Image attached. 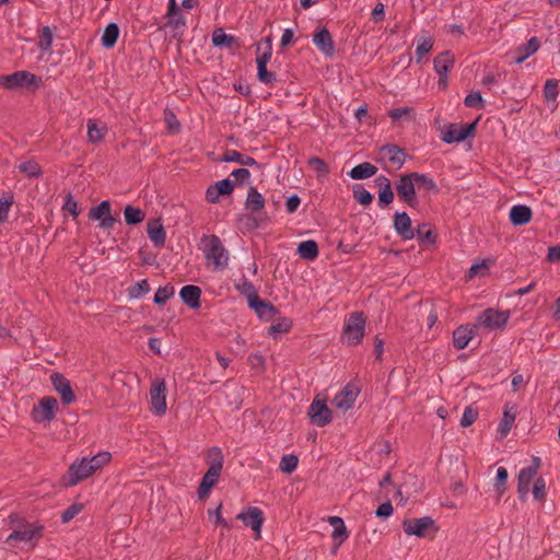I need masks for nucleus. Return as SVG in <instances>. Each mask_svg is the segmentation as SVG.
I'll use <instances>...</instances> for the list:
<instances>
[{"label":"nucleus","instance_id":"423d86ee","mask_svg":"<svg viewBox=\"0 0 560 560\" xmlns=\"http://www.w3.org/2000/svg\"><path fill=\"white\" fill-rule=\"evenodd\" d=\"M45 527L37 523H26L15 528L7 538L12 540L30 542L34 547L44 535Z\"/></svg>","mask_w":560,"mask_h":560},{"label":"nucleus","instance_id":"6e6d98bb","mask_svg":"<svg viewBox=\"0 0 560 560\" xmlns=\"http://www.w3.org/2000/svg\"><path fill=\"white\" fill-rule=\"evenodd\" d=\"M558 96V81L556 79H549L546 81L544 86V97L547 102L556 101Z\"/></svg>","mask_w":560,"mask_h":560},{"label":"nucleus","instance_id":"bf43d9fd","mask_svg":"<svg viewBox=\"0 0 560 560\" xmlns=\"http://www.w3.org/2000/svg\"><path fill=\"white\" fill-rule=\"evenodd\" d=\"M83 509L82 503H72L61 513V523L67 524L74 518Z\"/></svg>","mask_w":560,"mask_h":560},{"label":"nucleus","instance_id":"cd10ccee","mask_svg":"<svg viewBox=\"0 0 560 560\" xmlns=\"http://www.w3.org/2000/svg\"><path fill=\"white\" fill-rule=\"evenodd\" d=\"M537 472H535V468H522L518 472L517 477V492L521 500H525L528 492L529 487Z\"/></svg>","mask_w":560,"mask_h":560},{"label":"nucleus","instance_id":"6ab92c4d","mask_svg":"<svg viewBox=\"0 0 560 560\" xmlns=\"http://www.w3.org/2000/svg\"><path fill=\"white\" fill-rule=\"evenodd\" d=\"M235 187L234 182L225 178L210 185L206 190V199L210 203H218L220 196H229L233 192Z\"/></svg>","mask_w":560,"mask_h":560},{"label":"nucleus","instance_id":"3c124183","mask_svg":"<svg viewBox=\"0 0 560 560\" xmlns=\"http://www.w3.org/2000/svg\"><path fill=\"white\" fill-rule=\"evenodd\" d=\"M433 48V40L430 37L419 40L416 48V61L420 63L425 55Z\"/></svg>","mask_w":560,"mask_h":560},{"label":"nucleus","instance_id":"4c0bfd02","mask_svg":"<svg viewBox=\"0 0 560 560\" xmlns=\"http://www.w3.org/2000/svg\"><path fill=\"white\" fill-rule=\"evenodd\" d=\"M257 65H268L272 55V43L270 37H266L262 43L257 45Z\"/></svg>","mask_w":560,"mask_h":560},{"label":"nucleus","instance_id":"9b49d317","mask_svg":"<svg viewBox=\"0 0 560 560\" xmlns=\"http://www.w3.org/2000/svg\"><path fill=\"white\" fill-rule=\"evenodd\" d=\"M58 401L55 397L46 396L39 400L37 406L32 409V419L35 422H50L56 417Z\"/></svg>","mask_w":560,"mask_h":560},{"label":"nucleus","instance_id":"7c9ffc66","mask_svg":"<svg viewBox=\"0 0 560 560\" xmlns=\"http://www.w3.org/2000/svg\"><path fill=\"white\" fill-rule=\"evenodd\" d=\"M221 160L224 162H235L245 166L260 167V164L257 163L254 158L244 155L236 150H226Z\"/></svg>","mask_w":560,"mask_h":560},{"label":"nucleus","instance_id":"473e14b6","mask_svg":"<svg viewBox=\"0 0 560 560\" xmlns=\"http://www.w3.org/2000/svg\"><path fill=\"white\" fill-rule=\"evenodd\" d=\"M377 173V167L370 162H363L354 166L350 172L349 176L352 179H365L374 176Z\"/></svg>","mask_w":560,"mask_h":560},{"label":"nucleus","instance_id":"bb28decb","mask_svg":"<svg viewBox=\"0 0 560 560\" xmlns=\"http://www.w3.org/2000/svg\"><path fill=\"white\" fill-rule=\"evenodd\" d=\"M509 218L514 226L525 225L530 222L533 211L528 206L516 205L511 208Z\"/></svg>","mask_w":560,"mask_h":560},{"label":"nucleus","instance_id":"5701e85b","mask_svg":"<svg viewBox=\"0 0 560 560\" xmlns=\"http://www.w3.org/2000/svg\"><path fill=\"white\" fill-rule=\"evenodd\" d=\"M380 152L397 168H400L405 164L407 156L406 151L397 144H384L381 147Z\"/></svg>","mask_w":560,"mask_h":560},{"label":"nucleus","instance_id":"4d7b16f0","mask_svg":"<svg viewBox=\"0 0 560 560\" xmlns=\"http://www.w3.org/2000/svg\"><path fill=\"white\" fill-rule=\"evenodd\" d=\"M174 294L172 285L160 287L154 294V303L163 305Z\"/></svg>","mask_w":560,"mask_h":560},{"label":"nucleus","instance_id":"393cba45","mask_svg":"<svg viewBox=\"0 0 560 560\" xmlns=\"http://www.w3.org/2000/svg\"><path fill=\"white\" fill-rule=\"evenodd\" d=\"M375 186L378 188V203L381 207H386L394 200V192L392 189L390 180L384 176L380 175L374 180Z\"/></svg>","mask_w":560,"mask_h":560},{"label":"nucleus","instance_id":"2f4dec72","mask_svg":"<svg viewBox=\"0 0 560 560\" xmlns=\"http://www.w3.org/2000/svg\"><path fill=\"white\" fill-rule=\"evenodd\" d=\"M298 255L305 260H314L318 257V245L314 240L301 242L296 249Z\"/></svg>","mask_w":560,"mask_h":560},{"label":"nucleus","instance_id":"58836bf2","mask_svg":"<svg viewBox=\"0 0 560 560\" xmlns=\"http://www.w3.org/2000/svg\"><path fill=\"white\" fill-rule=\"evenodd\" d=\"M259 303L250 304L249 307L255 310L260 318L270 319L277 314V308L269 302L258 299Z\"/></svg>","mask_w":560,"mask_h":560},{"label":"nucleus","instance_id":"2eb2a0df","mask_svg":"<svg viewBox=\"0 0 560 560\" xmlns=\"http://www.w3.org/2000/svg\"><path fill=\"white\" fill-rule=\"evenodd\" d=\"M237 520L242 521L246 527H250L255 533V539L260 538L261 526L265 521L264 512L256 506H250L245 511H242L236 516Z\"/></svg>","mask_w":560,"mask_h":560},{"label":"nucleus","instance_id":"f03ea898","mask_svg":"<svg viewBox=\"0 0 560 560\" xmlns=\"http://www.w3.org/2000/svg\"><path fill=\"white\" fill-rule=\"evenodd\" d=\"M42 83L43 80L40 77L26 70L0 75V85L7 90L25 89L28 92H35L39 89Z\"/></svg>","mask_w":560,"mask_h":560},{"label":"nucleus","instance_id":"09e8293b","mask_svg":"<svg viewBox=\"0 0 560 560\" xmlns=\"http://www.w3.org/2000/svg\"><path fill=\"white\" fill-rule=\"evenodd\" d=\"M353 198L362 206H368L373 201V195L362 185L353 186Z\"/></svg>","mask_w":560,"mask_h":560},{"label":"nucleus","instance_id":"0e129e2a","mask_svg":"<svg viewBox=\"0 0 560 560\" xmlns=\"http://www.w3.org/2000/svg\"><path fill=\"white\" fill-rule=\"evenodd\" d=\"M13 205V196L8 195L0 198V222H5L8 220V214L11 206Z\"/></svg>","mask_w":560,"mask_h":560},{"label":"nucleus","instance_id":"f704fd0d","mask_svg":"<svg viewBox=\"0 0 560 560\" xmlns=\"http://www.w3.org/2000/svg\"><path fill=\"white\" fill-rule=\"evenodd\" d=\"M420 244H435L438 233L428 223L418 225L417 233H415Z\"/></svg>","mask_w":560,"mask_h":560},{"label":"nucleus","instance_id":"72a5a7b5","mask_svg":"<svg viewBox=\"0 0 560 560\" xmlns=\"http://www.w3.org/2000/svg\"><path fill=\"white\" fill-rule=\"evenodd\" d=\"M235 288L241 294L247 298L248 305L259 303L257 290L253 282L248 279L243 278L242 281L235 285Z\"/></svg>","mask_w":560,"mask_h":560},{"label":"nucleus","instance_id":"13d9d810","mask_svg":"<svg viewBox=\"0 0 560 560\" xmlns=\"http://www.w3.org/2000/svg\"><path fill=\"white\" fill-rule=\"evenodd\" d=\"M464 104L467 107L477 108V109H481V108L485 107V102L482 100V96H481L480 92H471V93H469L465 97Z\"/></svg>","mask_w":560,"mask_h":560},{"label":"nucleus","instance_id":"79ce46f5","mask_svg":"<svg viewBox=\"0 0 560 560\" xmlns=\"http://www.w3.org/2000/svg\"><path fill=\"white\" fill-rule=\"evenodd\" d=\"M509 474L505 467H499L497 470V477L494 482V490L498 494V501H500L501 497L506 491V480Z\"/></svg>","mask_w":560,"mask_h":560},{"label":"nucleus","instance_id":"e2e57ef3","mask_svg":"<svg viewBox=\"0 0 560 560\" xmlns=\"http://www.w3.org/2000/svg\"><path fill=\"white\" fill-rule=\"evenodd\" d=\"M533 495L537 501H544L546 499V482L542 477L536 478L533 487Z\"/></svg>","mask_w":560,"mask_h":560},{"label":"nucleus","instance_id":"a878e982","mask_svg":"<svg viewBox=\"0 0 560 560\" xmlns=\"http://www.w3.org/2000/svg\"><path fill=\"white\" fill-rule=\"evenodd\" d=\"M182 301L192 310L200 307L201 289L194 284L184 285L179 291Z\"/></svg>","mask_w":560,"mask_h":560},{"label":"nucleus","instance_id":"f257e3e1","mask_svg":"<svg viewBox=\"0 0 560 560\" xmlns=\"http://www.w3.org/2000/svg\"><path fill=\"white\" fill-rule=\"evenodd\" d=\"M199 248L205 258L215 270H224L229 265V252L220 237L215 234L203 235L200 238Z\"/></svg>","mask_w":560,"mask_h":560},{"label":"nucleus","instance_id":"c03bdc74","mask_svg":"<svg viewBox=\"0 0 560 560\" xmlns=\"http://www.w3.org/2000/svg\"><path fill=\"white\" fill-rule=\"evenodd\" d=\"M412 176L416 179V185H418L419 188H423L428 191H433V192L439 191V188H438L435 182L433 180V178L429 177L428 175L413 172Z\"/></svg>","mask_w":560,"mask_h":560},{"label":"nucleus","instance_id":"a19ab883","mask_svg":"<svg viewBox=\"0 0 560 560\" xmlns=\"http://www.w3.org/2000/svg\"><path fill=\"white\" fill-rule=\"evenodd\" d=\"M165 19H166V22H165L164 27H171L173 30L186 27V19L183 15L180 9H177L176 13H174V14H170V12H166Z\"/></svg>","mask_w":560,"mask_h":560},{"label":"nucleus","instance_id":"4be33fe9","mask_svg":"<svg viewBox=\"0 0 560 560\" xmlns=\"http://www.w3.org/2000/svg\"><path fill=\"white\" fill-rule=\"evenodd\" d=\"M516 413H517V407L515 404L506 402L504 405L503 417L498 427V432L500 433V435L502 438H505L510 433V431L513 427V423L515 421Z\"/></svg>","mask_w":560,"mask_h":560},{"label":"nucleus","instance_id":"338daca9","mask_svg":"<svg viewBox=\"0 0 560 560\" xmlns=\"http://www.w3.org/2000/svg\"><path fill=\"white\" fill-rule=\"evenodd\" d=\"M478 417V411L471 407H467L462 416L460 425L467 428L471 425Z\"/></svg>","mask_w":560,"mask_h":560},{"label":"nucleus","instance_id":"de8ad7c7","mask_svg":"<svg viewBox=\"0 0 560 560\" xmlns=\"http://www.w3.org/2000/svg\"><path fill=\"white\" fill-rule=\"evenodd\" d=\"M299 464V457L294 454H287L281 457L279 469L284 474L293 472Z\"/></svg>","mask_w":560,"mask_h":560},{"label":"nucleus","instance_id":"1a4fd4ad","mask_svg":"<svg viewBox=\"0 0 560 560\" xmlns=\"http://www.w3.org/2000/svg\"><path fill=\"white\" fill-rule=\"evenodd\" d=\"M151 409L162 416L166 412V383L163 378H155L150 388Z\"/></svg>","mask_w":560,"mask_h":560},{"label":"nucleus","instance_id":"37998d69","mask_svg":"<svg viewBox=\"0 0 560 560\" xmlns=\"http://www.w3.org/2000/svg\"><path fill=\"white\" fill-rule=\"evenodd\" d=\"M307 164L316 172L318 178L326 177L330 172L328 164L320 158L312 156L308 159Z\"/></svg>","mask_w":560,"mask_h":560},{"label":"nucleus","instance_id":"c756f323","mask_svg":"<svg viewBox=\"0 0 560 560\" xmlns=\"http://www.w3.org/2000/svg\"><path fill=\"white\" fill-rule=\"evenodd\" d=\"M434 69L436 73L447 74L454 67L455 57L451 51H443L434 58Z\"/></svg>","mask_w":560,"mask_h":560},{"label":"nucleus","instance_id":"8fccbe9b","mask_svg":"<svg viewBox=\"0 0 560 560\" xmlns=\"http://www.w3.org/2000/svg\"><path fill=\"white\" fill-rule=\"evenodd\" d=\"M110 453L108 452L98 453L97 455L88 458L89 468L92 470V472H94L106 465L110 460Z\"/></svg>","mask_w":560,"mask_h":560},{"label":"nucleus","instance_id":"412c9836","mask_svg":"<svg viewBox=\"0 0 560 560\" xmlns=\"http://www.w3.org/2000/svg\"><path fill=\"white\" fill-rule=\"evenodd\" d=\"M394 229L404 241H410L415 237L411 220L407 212H396L394 214Z\"/></svg>","mask_w":560,"mask_h":560},{"label":"nucleus","instance_id":"9d476101","mask_svg":"<svg viewBox=\"0 0 560 560\" xmlns=\"http://www.w3.org/2000/svg\"><path fill=\"white\" fill-rule=\"evenodd\" d=\"M477 120L467 125L451 124L442 133V141L445 143L460 142L469 137H474Z\"/></svg>","mask_w":560,"mask_h":560},{"label":"nucleus","instance_id":"49530a36","mask_svg":"<svg viewBox=\"0 0 560 560\" xmlns=\"http://www.w3.org/2000/svg\"><path fill=\"white\" fill-rule=\"evenodd\" d=\"M235 42V37L228 35L223 30H215L212 34V44L217 47H231Z\"/></svg>","mask_w":560,"mask_h":560},{"label":"nucleus","instance_id":"603ef678","mask_svg":"<svg viewBox=\"0 0 560 560\" xmlns=\"http://www.w3.org/2000/svg\"><path fill=\"white\" fill-rule=\"evenodd\" d=\"M292 327V322L289 318H280L271 324L268 329L269 336L276 337L278 334L288 332Z\"/></svg>","mask_w":560,"mask_h":560},{"label":"nucleus","instance_id":"e433bc0d","mask_svg":"<svg viewBox=\"0 0 560 560\" xmlns=\"http://www.w3.org/2000/svg\"><path fill=\"white\" fill-rule=\"evenodd\" d=\"M119 37V27L116 23H109L104 32H103V35H102V45L105 47V48H113L116 43H117V39Z\"/></svg>","mask_w":560,"mask_h":560},{"label":"nucleus","instance_id":"0eeeda50","mask_svg":"<svg viewBox=\"0 0 560 560\" xmlns=\"http://www.w3.org/2000/svg\"><path fill=\"white\" fill-rule=\"evenodd\" d=\"M396 191L398 198L409 207L416 208L418 206L416 179L412 173L400 175L399 179L396 182Z\"/></svg>","mask_w":560,"mask_h":560},{"label":"nucleus","instance_id":"4468645a","mask_svg":"<svg viewBox=\"0 0 560 560\" xmlns=\"http://www.w3.org/2000/svg\"><path fill=\"white\" fill-rule=\"evenodd\" d=\"M307 415L311 423L316 427H325L332 420V411L324 400L314 399L308 408Z\"/></svg>","mask_w":560,"mask_h":560},{"label":"nucleus","instance_id":"c85d7f7f","mask_svg":"<svg viewBox=\"0 0 560 560\" xmlns=\"http://www.w3.org/2000/svg\"><path fill=\"white\" fill-rule=\"evenodd\" d=\"M88 141L92 144L100 143L108 132L105 124H98L94 119H89L88 124Z\"/></svg>","mask_w":560,"mask_h":560},{"label":"nucleus","instance_id":"ea45409f","mask_svg":"<svg viewBox=\"0 0 560 560\" xmlns=\"http://www.w3.org/2000/svg\"><path fill=\"white\" fill-rule=\"evenodd\" d=\"M124 217L128 225H136L144 220L145 213L140 208L127 205L124 209Z\"/></svg>","mask_w":560,"mask_h":560},{"label":"nucleus","instance_id":"f3484780","mask_svg":"<svg viewBox=\"0 0 560 560\" xmlns=\"http://www.w3.org/2000/svg\"><path fill=\"white\" fill-rule=\"evenodd\" d=\"M50 382L54 389L60 395L61 402L63 405H70L75 400V395L71 388L70 381L66 378L61 373L54 372L50 375Z\"/></svg>","mask_w":560,"mask_h":560},{"label":"nucleus","instance_id":"aec40b11","mask_svg":"<svg viewBox=\"0 0 560 560\" xmlns=\"http://www.w3.org/2000/svg\"><path fill=\"white\" fill-rule=\"evenodd\" d=\"M477 331V325H462L453 331V345L455 349H465Z\"/></svg>","mask_w":560,"mask_h":560},{"label":"nucleus","instance_id":"dca6fc26","mask_svg":"<svg viewBox=\"0 0 560 560\" xmlns=\"http://www.w3.org/2000/svg\"><path fill=\"white\" fill-rule=\"evenodd\" d=\"M313 44L325 57H334L336 46L332 36L326 26H319L316 28L313 34Z\"/></svg>","mask_w":560,"mask_h":560},{"label":"nucleus","instance_id":"774afa93","mask_svg":"<svg viewBox=\"0 0 560 560\" xmlns=\"http://www.w3.org/2000/svg\"><path fill=\"white\" fill-rule=\"evenodd\" d=\"M52 44V33L48 26H44L40 34L39 47L43 50L50 49Z\"/></svg>","mask_w":560,"mask_h":560},{"label":"nucleus","instance_id":"a18cd8bd","mask_svg":"<svg viewBox=\"0 0 560 560\" xmlns=\"http://www.w3.org/2000/svg\"><path fill=\"white\" fill-rule=\"evenodd\" d=\"M540 47V42L537 37H532L522 48L523 55L518 56L515 61L517 63L523 62L526 58L534 55Z\"/></svg>","mask_w":560,"mask_h":560},{"label":"nucleus","instance_id":"5fc2aeb1","mask_svg":"<svg viewBox=\"0 0 560 560\" xmlns=\"http://www.w3.org/2000/svg\"><path fill=\"white\" fill-rule=\"evenodd\" d=\"M329 523L334 527L332 537L335 539L337 537H342V539H346L348 537L347 529L341 517L331 516L329 517Z\"/></svg>","mask_w":560,"mask_h":560},{"label":"nucleus","instance_id":"7ed1b4c3","mask_svg":"<svg viewBox=\"0 0 560 560\" xmlns=\"http://www.w3.org/2000/svg\"><path fill=\"white\" fill-rule=\"evenodd\" d=\"M402 529L408 536L433 538L439 530V526L431 516H423L405 520L402 522Z\"/></svg>","mask_w":560,"mask_h":560},{"label":"nucleus","instance_id":"680f3d73","mask_svg":"<svg viewBox=\"0 0 560 560\" xmlns=\"http://www.w3.org/2000/svg\"><path fill=\"white\" fill-rule=\"evenodd\" d=\"M149 291L150 287L148 280L143 279L129 288V295L132 299H139Z\"/></svg>","mask_w":560,"mask_h":560},{"label":"nucleus","instance_id":"ddd939ff","mask_svg":"<svg viewBox=\"0 0 560 560\" xmlns=\"http://www.w3.org/2000/svg\"><path fill=\"white\" fill-rule=\"evenodd\" d=\"M92 474V470L89 468L88 458L83 457L80 462L72 463L63 476V483L66 487H73Z\"/></svg>","mask_w":560,"mask_h":560},{"label":"nucleus","instance_id":"c9c22d12","mask_svg":"<svg viewBox=\"0 0 560 560\" xmlns=\"http://www.w3.org/2000/svg\"><path fill=\"white\" fill-rule=\"evenodd\" d=\"M245 205L248 210L256 212L264 208L265 198L255 187H250L247 192Z\"/></svg>","mask_w":560,"mask_h":560},{"label":"nucleus","instance_id":"052dcab7","mask_svg":"<svg viewBox=\"0 0 560 560\" xmlns=\"http://www.w3.org/2000/svg\"><path fill=\"white\" fill-rule=\"evenodd\" d=\"M413 114V108L409 106L396 107L388 112V116L393 119V121L399 120L400 118L411 119Z\"/></svg>","mask_w":560,"mask_h":560},{"label":"nucleus","instance_id":"f8f14e48","mask_svg":"<svg viewBox=\"0 0 560 560\" xmlns=\"http://www.w3.org/2000/svg\"><path fill=\"white\" fill-rule=\"evenodd\" d=\"M88 217L90 220L100 221L98 226L102 230L113 229L116 219L112 214V206L108 200H103L96 207L89 210Z\"/></svg>","mask_w":560,"mask_h":560},{"label":"nucleus","instance_id":"a211bd4d","mask_svg":"<svg viewBox=\"0 0 560 560\" xmlns=\"http://www.w3.org/2000/svg\"><path fill=\"white\" fill-rule=\"evenodd\" d=\"M360 394V388L352 384L348 383L332 399L334 405L342 410H349L353 407L354 401L357 400Z\"/></svg>","mask_w":560,"mask_h":560},{"label":"nucleus","instance_id":"39448f33","mask_svg":"<svg viewBox=\"0 0 560 560\" xmlns=\"http://www.w3.org/2000/svg\"><path fill=\"white\" fill-rule=\"evenodd\" d=\"M224 463V456L220 447H212L207 455L208 469L201 479V483H206L212 488L219 480Z\"/></svg>","mask_w":560,"mask_h":560},{"label":"nucleus","instance_id":"69168bd1","mask_svg":"<svg viewBox=\"0 0 560 560\" xmlns=\"http://www.w3.org/2000/svg\"><path fill=\"white\" fill-rule=\"evenodd\" d=\"M20 171L22 173H25L30 177H37L40 175V168L39 166L31 161L24 162L19 166Z\"/></svg>","mask_w":560,"mask_h":560},{"label":"nucleus","instance_id":"20e7f679","mask_svg":"<svg viewBox=\"0 0 560 560\" xmlns=\"http://www.w3.org/2000/svg\"><path fill=\"white\" fill-rule=\"evenodd\" d=\"M365 316L362 312H354L345 320L342 338L349 346L359 345L364 336Z\"/></svg>","mask_w":560,"mask_h":560},{"label":"nucleus","instance_id":"b1692460","mask_svg":"<svg viewBox=\"0 0 560 560\" xmlns=\"http://www.w3.org/2000/svg\"><path fill=\"white\" fill-rule=\"evenodd\" d=\"M147 232L150 241L155 247H163L166 241V232L160 219L149 220L147 223Z\"/></svg>","mask_w":560,"mask_h":560},{"label":"nucleus","instance_id":"864d4df0","mask_svg":"<svg viewBox=\"0 0 560 560\" xmlns=\"http://www.w3.org/2000/svg\"><path fill=\"white\" fill-rule=\"evenodd\" d=\"M257 78L259 82L266 85H273L277 81L276 73L268 71L267 65H257Z\"/></svg>","mask_w":560,"mask_h":560},{"label":"nucleus","instance_id":"6e6552de","mask_svg":"<svg viewBox=\"0 0 560 560\" xmlns=\"http://www.w3.org/2000/svg\"><path fill=\"white\" fill-rule=\"evenodd\" d=\"M510 318V312H500L494 308H487L477 317L479 326L487 330L502 329L506 326Z\"/></svg>","mask_w":560,"mask_h":560}]
</instances>
